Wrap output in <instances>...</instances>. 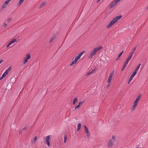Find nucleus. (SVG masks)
<instances>
[{
	"label": "nucleus",
	"mask_w": 148,
	"mask_h": 148,
	"mask_svg": "<svg viewBox=\"0 0 148 148\" xmlns=\"http://www.w3.org/2000/svg\"><path fill=\"white\" fill-rule=\"evenodd\" d=\"M126 66L125 65H124L123 64V68H125V67H126Z\"/></svg>",
	"instance_id": "obj_46"
},
{
	"label": "nucleus",
	"mask_w": 148,
	"mask_h": 148,
	"mask_svg": "<svg viewBox=\"0 0 148 148\" xmlns=\"http://www.w3.org/2000/svg\"><path fill=\"white\" fill-rule=\"evenodd\" d=\"M133 54V53H132L130 52L129 53V55L128 56H129V57H131L132 58V56Z\"/></svg>",
	"instance_id": "obj_31"
},
{
	"label": "nucleus",
	"mask_w": 148,
	"mask_h": 148,
	"mask_svg": "<svg viewBox=\"0 0 148 148\" xmlns=\"http://www.w3.org/2000/svg\"><path fill=\"white\" fill-rule=\"evenodd\" d=\"M12 0H7L5 1V3H9V2L11 1Z\"/></svg>",
	"instance_id": "obj_38"
},
{
	"label": "nucleus",
	"mask_w": 148,
	"mask_h": 148,
	"mask_svg": "<svg viewBox=\"0 0 148 148\" xmlns=\"http://www.w3.org/2000/svg\"><path fill=\"white\" fill-rule=\"evenodd\" d=\"M84 101H81L79 103V105L80 106H81L83 104V103H84Z\"/></svg>",
	"instance_id": "obj_26"
},
{
	"label": "nucleus",
	"mask_w": 148,
	"mask_h": 148,
	"mask_svg": "<svg viewBox=\"0 0 148 148\" xmlns=\"http://www.w3.org/2000/svg\"><path fill=\"white\" fill-rule=\"evenodd\" d=\"M112 140L113 141H114L116 140L115 137L114 136H112Z\"/></svg>",
	"instance_id": "obj_33"
},
{
	"label": "nucleus",
	"mask_w": 148,
	"mask_h": 148,
	"mask_svg": "<svg viewBox=\"0 0 148 148\" xmlns=\"http://www.w3.org/2000/svg\"><path fill=\"white\" fill-rule=\"evenodd\" d=\"M55 38V37H53L51 38L49 40V42H51Z\"/></svg>",
	"instance_id": "obj_27"
},
{
	"label": "nucleus",
	"mask_w": 148,
	"mask_h": 148,
	"mask_svg": "<svg viewBox=\"0 0 148 148\" xmlns=\"http://www.w3.org/2000/svg\"><path fill=\"white\" fill-rule=\"evenodd\" d=\"M11 69V67H9L8 69L7 70L9 72L10 71Z\"/></svg>",
	"instance_id": "obj_37"
},
{
	"label": "nucleus",
	"mask_w": 148,
	"mask_h": 148,
	"mask_svg": "<svg viewBox=\"0 0 148 148\" xmlns=\"http://www.w3.org/2000/svg\"><path fill=\"white\" fill-rule=\"evenodd\" d=\"M19 133H20V134H21V131H19Z\"/></svg>",
	"instance_id": "obj_48"
},
{
	"label": "nucleus",
	"mask_w": 148,
	"mask_h": 148,
	"mask_svg": "<svg viewBox=\"0 0 148 148\" xmlns=\"http://www.w3.org/2000/svg\"><path fill=\"white\" fill-rule=\"evenodd\" d=\"M50 139V137L49 136H48L46 137V140L47 143V144L48 146H49L50 144V142L49 141Z\"/></svg>",
	"instance_id": "obj_10"
},
{
	"label": "nucleus",
	"mask_w": 148,
	"mask_h": 148,
	"mask_svg": "<svg viewBox=\"0 0 148 148\" xmlns=\"http://www.w3.org/2000/svg\"><path fill=\"white\" fill-rule=\"evenodd\" d=\"M123 52V51L121 53H120L118 56V58L116 59V60H118V58L121 57V56L122 55Z\"/></svg>",
	"instance_id": "obj_19"
},
{
	"label": "nucleus",
	"mask_w": 148,
	"mask_h": 148,
	"mask_svg": "<svg viewBox=\"0 0 148 148\" xmlns=\"http://www.w3.org/2000/svg\"><path fill=\"white\" fill-rule=\"evenodd\" d=\"M110 84H108L107 85V86H106L107 88H108V87H109V86H110Z\"/></svg>",
	"instance_id": "obj_44"
},
{
	"label": "nucleus",
	"mask_w": 148,
	"mask_h": 148,
	"mask_svg": "<svg viewBox=\"0 0 148 148\" xmlns=\"http://www.w3.org/2000/svg\"><path fill=\"white\" fill-rule=\"evenodd\" d=\"M24 0H20L19 2L18 5H21L23 2Z\"/></svg>",
	"instance_id": "obj_22"
},
{
	"label": "nucleus",
	"mask_w": 148,
	"mask_h": 148,
	"mask_svg": "<svg viewBox=\"0 0 148 148\" xmlns=\"http://www.w3.org/2000/svg\"><path fill=\"white\" fill-rule=\"evenodd\" d=\"M7 25L6 23H4L3 24V26L4 27H6L7 26Z\"/></svg>",
	"instance_id": "obj_39"
},
{
	"label": "nucleus",
	"mask_w": 148,
	"mask_h": 148,
	"mask_svg": "<svg viewBox=\"0 0 148 148\" xmlns=\"http://www.w3.org/2000/svg\"><path fill=\"white\" fill-rule=\"evenodd\" d=\"M3 78V77L2 76L1 77H0V80H1Z\"/></svg>",
	"instance_id": "obj_45"
},
{
	"label": "nucleus",
	"mask_w": 148,
	"mask_h": 148,
	"mask_svg": "<svg viewBox=\"0 0 148 148\" xmlns=\"http://www.w3.org/2000/svg\"><path fill=\"white\" fill-rule=\"evenodd\" d=\"M67 139V137L66 135H65L64 136V143H66Z\"/></svg>",
	"instance_id": "obj_21"
},
{
	"label": "nucleus",
	"mask_w": 148,
	"mask_h": 148,
	"mask_svg": "<svg viewBox=\"0 0 148 148\" xmlns=\"http://www.w3.org/2000/svg\"><path fill=\"white\" fill-rule=\"evenodd\" d=\"M136 49V47H135L134 48L132 49V51L131 52V53H132L133 54L134 53V52H135Z\"/></svg>",
	"instance_id": "obj_25"
},
{
	"label": "nucleus",
	"mask_w": 148,
	"mask_h": 148,
	"mask_svg": "<svg viewBox=\"0 0 148 148\" xmlns=\"http://www.w3.org/2000/svg\"><path fill=\"white\" fill-rule=\"evenodd\" d=\"M136 75V74L135 73H133L130 76V78L129 79V81L128 82V84H130V82L131 81L132 79L134 77V76Z\"/></svg>",
	"instance_id": "obj_8"
},
{
	"label": "nucleus",
	"mask_w": 148,
	"mask_h": 148,
	"mask_svg": "<svg viewBox=\"0 0 148 148\" xmlns=\"http://www.w3.org/2000/svg\"><path fill=\"white\" fill-rule=\"evenodd\" d=\"M113 142L114 141H113L111 139L109 140L108 143V147L109 148L112 147V146Z\"/></svg>",
	"instance_id": "obj_5"
},
{
	"label": "nucleus",
	"mask_w": 148,
	"mask_h": 148,
	"mask_svg": "<svg viewBox=\"0 0 148 148\" xmlns=\"http://www.w3.org/2000/svg\"><path fill=\"white\" fill-rule=\"evenodd\" d=\"M101 0H98L97 1V3H99V2H100V1H101Z\"/></svg>",
	"instance_id": "obj_47"
},
{
	"label": "nucleus",
	"mask_w": 148,
	"mask_h": 148,
	"mask_svg": "<svg viewBox=\"0 0 148 148\" xmlns=\"http://www.w3.org/2000/svg\"><path fill=\"white\" fill-rule=\"evenodd\" d=\"M141 97V95L140 94L139 95L138 97H137L134 103L137 104L139 101L140 100V98Z\"/></svg>",
	"instance_id": "obj_9"
},
{
	"label": "nucleus",
	"mask_w": 148,
	"mask_h": 148,
	"mask_svg": "<svg viewBox=\"0 0 148 148\" xmlns=\"http://www.w3.org/2000/svg\"><path fill=\"white\" fill-rule=\"evenodd\" d=\"M12 20V18H9L8 19V21H7V22L8 23Z\"/></svg>",
	"instance_id": "obj_28"
},
{
	"label": "nucleus",
	"mask_w": 148,
	"mask_h": 148,
	"mask_svg": "<svg viewBox=\"0 0 148 148\" xmlns=\"http://www.w3.org/2000/svg\"><path fill=\"white\" fill-rule=\"evenodd\" d=\"M80 106L78 104V105H77V106H76L75 108V109H77L78 108H79L80 107Z\"/></svg>",
	"instance_id": "obj_34"
},
{
	"label": "nucleus",
	"mask_w": 148,
	"mask_h": 148,
	"mask_svg": "<svg viewBox=\"0 0 148 148\" xmlns=\"http://www.w3.org/2000/svg\"><path fill=\"white\" fill-rule=\"evenodd\" d=\"M113 74L114 72L113 71L109 75L107 81V83L108 84L110 83L111 82Z\"/></svg>",
	"instance_id": "obj_4"
},
{
	"label": "nucleus",
	"mask_w": 148,
	"mask_h": 148,
	"mask_svg": "<svg viewBox=\"0 0 148 148\" xmlns=\"http://www.w3.org/2000/svg\"><path fill=\"white\" fill-rule=\"evenodd\" d=\"M37 140V137L36 136L34 138V140L32 141V143H33Z\"/></svg>",
	"instance_id": "obj_23"
},
{
	"label": "nucleus",
	"mask_w": 148,
	"mask_h": 148,
	"mask_svg": "<svg viewBox=\"0 0 148 148\" xmlns=\"http://www.w3.org/2000/svg\"><path fill=\"white\" fill-rule=\"evenodd\" d=\"M125 68H123V67H122V69H121V71H123L124 70V69H125Z\"/></svg>",
	"instance_id": "obj_43"
},
{
	"label": "nucleus",
	"mask_w": 148,
	"mask_h": 148,
	"mask_svg": "<svg viewBox=\"0 0 148 148\" xmlns=\"http://www.w3.org/2000/svg\"><path fill=\"white\" fill-rule=\"evenodd\" d=\"M85 131L87 137L88 138L90 136V133L88 131V129L86 125L84 126Z\"/></svg>",
	"instance_id": "obj_6"
},
{
	"label": "nucleus",
	"mask_w": 148,
	"mask_h": 148,
	"mask_svg": "<svg viewBox=\"0 0 148 148\" xmlns=\"http://www.w3.org/2000/svg\"><path fill=\"white\" fill-rule=\"evenodd\" d=\"M116 4L115 3V2L113 1L110 4V8H112L113 7H114L116 5Z\"/></svg>",
	"instance_id": "obj_11"
},
{
	"label": "nucleus",
	"mask_w": 148,
	"mask_h": 148,
	"mask_svg": "<svg viewBox=\"0 0 148 148\" xmlns=\"http://www.w3.org/2000/svg\"><path fill=\"white\" fill-rule=\"evenodd\" d=\"M26 129H27V127H24L23 128V130H26Z\"/></svg>",
	"instance_id": "obj_42"
},
{
	"label": "nucleus",
	"mask_w": 148,
	"mask_h": 148,
	"mask_svg": "<svg viewBox=\"0 0 148 148\" xmlns=\"http://www.w3.org/2000/svg\"><path fill=\"white\" fill-rule=\"evenodd\" d=\"M16 42V39H14L13 40H12V41H10L11 42V43L12 44L13 43H14V42Z\"/></svg>",
	"instance_id": "obj_24"
},
{
	"label": "nucleus",
	"mask_w": 148,
	"mask_h": 148,
	"mask_svg": "<svg viewBox=\"0 0 148 148\" xmlns=\"http://www.w3.org/2000/svg\"><path fill=\"white\" fill-rule=\"evenodd\" d=\"M121 0H114V1L116 4L119 2Z\"/></svg>",
	"instance_id": "obj_32"
},
{
	"label": "nucleus",
	"mask_w": 148,
	"mask_h": 148,
	"mask_svg": "<svg viewBox=\"0 0 148 148\" xmlns=\"http://www.w3.org/2000/svg\"><path fill=\"white\" fill-rule=\"evenodd\" d=\"M47 4V2H44L42 3L39 6V8H42L44 6H45L46 4Z\"/></svg>",
	"instance_id": "obj_14"
},
{
	"label": "nucleus",
	"mask_w": 148,
	"mask_h": 148,
	"mask_svg": "<svg viewBox=\"0 0 148 148\" xmlns=\"http://www.w3.org/2000/svg\"><path fill=\"white\" fill-rule=\"evenodd\" d=\"M78 100V99L77 98L75 97L73 99V105H74L77 102Z\"/></svg>",
	"instance_id": "obj_15"
},
{
	"label": "nucleus",
	"mask_w": 148,
	"mask_h": 148,
	"mask_svg": "<svg viewBox=\"0 0 148 148\" xmlns=\"http://www.w3.org/2000/svg\"><path fill=\"white\" fill-rule=\"evenodd\" d=\"M31 58V56L29 53L25 55V57L23 58V63L24 64H26L28 61V60Z\"/></svg>",
	"instance_id": "obj_3"
},
{
	"label": "nucleus",
	"mask_w": 148,
	"mask_h": 148,
	"mask_svg": "<svg viewBox=\"0 0 148 148\" xmlns=\"http://www.w3.org/2000/svg\"><path fill=\"white\" fill-rule=\"evenodd\" d=\"M95 71V69H93L90 72H89L88 73H87V75H89L90 74L92 73Z\"/></svg>",
	"instance_id": "obj_20"
},
{
	"label": "nucleus",
	"mask_w": 148,
	"mask_h": 148,
	"mask_svg": "<svg viewBox=\"0 0 148 148\" xmlns=\"http://www.w3.org/2000/svg\"><path fill=\"white\" fill-rule=\"evenodd\" d=\"M3 62V60H0V64L1 63Z\"/></svg>",
	"instance_id": "obj_41"
},
{
	"label": "nucleus",
	"mask_w": 148,
	"mask_h": 148,
	"mask_svg": "<svg viewBox=\"0 0 148 148\" xmlns=\"http://www.w3.org/2000/svg\"><path fill=\"white\" fill-rule=\"evenodd\" d=\"M12 44L11 43V42H10L8 44V45H7L6 47H9Z\"/></svg>",
	"instance_id": "obj_36"
},
{
	"label": "nucleus",
	"mask_w": 148,
	"mask_h": 148,
	"mask_svg": "<svg viewBox=\"0 0 148 148\" xmlns=\"http://www.w3.org/2000/svg\"><path fill=\"white\" fill-rule=\"evenodd\" d=\"M85 52V51H83L81 52L79 55L77 56L75 58V59L77 61L79 59L81 56L83 54V53Z\"/></svg>",
	"instance_id": "obj_7"
},
{
	"label": "nucleus",
	"mask_w": 148,
	"mask_h": 148,
	"mask_svg": "<svg viewBox=\"0 0 148 148\" xmlns=\"http://www.w3.org/2000/svg\"><path fill=\"white\" fill-rule=\"evenodd\" d=\"M137 105V104H136L135 103H134L133 105L132 106L131 108V110H135V108L136 107V106Z\"/></svg>",
	"instance_id": "obj_13"
},
{
	"label": "nucleus",
	"mask_w": 148,
	"mask_h": 148,
	"mask_svg": "<svg viewBox=\"0 0 148 148\" xmlns=\"http://www.w3.org/2000/svg\"><path fill=\"white\" fill-rule=\"evenodd\" d=\"M4 73L5 74H6V75H7L9 73V72L7 70H6V71Z\"/></svg>",
	"instance_id": "obj_40"
},
{
	"label": "nucleus",
	"mask_w": 148,
	"mask_h": 148,
	"mask_svg": "<svg viewBox=\"0 0 148 148\" xmlns=\"http://www.w3.org/2000/svg\"><path fill=\"white\" fill-rule=\"evenodd\" d=\"M131 58V57L128 56L126 60L129 62V61L130 60Z\"/></svg>",
	"instance_id": "obj_29"
},
{
	"label": "nucleus",
	"mask_w": 148,
	"mask_h": 148,
	"mask_svg": "<svg viewBox=\"0 0 148 148\" xmlns=\"http://www.w3.org/2000/svg\"><path fill=\"white\" fill-rule=\"evenodd\" d=\"M6 74H5L4 73L2 75V77H3V78L5 77L6 75Z\"/></svg>",
	"instance_id": "obj_35"
},
{
	"label": "nucleus",
	"mask_w": 148,
	"mask_h": 148,
	"mask_svg": "<svg viewBox=\"0 0 148 148\" xmlns=\"http://www.w3.org/2000/svg\"><path fill=\"white\" fill-rule=\"evenodd\" d=\"M148 8V7H147V9Z\"/></svg>",
	"instance_id": "obj_49"
},
{
	"label": "nucleus",
	"mask_w": 148,
	"mask_h": 148,
	"mask_svg": "<svg viewBox=\"0 0 148 148\" xmlns=\"http://www.w3.org/2000/svg\"><path fill=\"white\" fill-rule=\"evenodd\" d=\"M121 17L122 16L121 15L116 16L110 22L109 24L107 26V27L109 28L112 26L113 25L118 21L120 19Z\"/></svg>",
	"instance_id": "obj_1"
},
{
	"label": "nucleus",
	"mask_w": 148,
	"mask_h": 148,
	"mask_svg": "<svg viewBox=\"0 0 148 148\" xmlns=\"http://www.w3.org/2000/svg\"><path fill=\"white\" fill-rule=\"evenodd\" d=\"M102 48V47L100 46L95 48L93 51H92L90 53V55L88 56V58L89 59H91L92 58L93 56L95 55L98 51L101 50Z\"/></svg>",
	"instance_id": "obj_2"
},
{
	"label": "nucleus",
	"mask_w": 148,
	"mask_h": 148,
	"mask_svg": "<svg viewBox=\"0 0 148 148\" xmlns=\"http://www.w3.org/2000/svg\"><path fill=\"white\" fill-rule=\"evenodd\" d=\"M77 61L75 59L74 60H73L72 62L71 63L70 65L71 66L72 65H73V64H76V63L77 62Z\"/></svg>",
	"instance_id": "obj_17"
},
{
	"label": "nucleus",
	"mask_w": 148,
	"mask_h": 148,
	"mask_svg": "<svg viewBox=\"0 0 148 148\" xmlns=\"http://www.w3.org/2000/svg\"><path fill=\"white\" fill-rule=\"evenodd\" d=\"M5 1L4 2V3H3L2 6V8H5L6 7V5H7L8 3H5Z\"/></svg>",
	"instance_id": "obj_18"
},
{
	"label": "nucleus",
	"mask_w": 148,
	"mask_h": 148,
	"mask_svg": "<svg viewBox=\"0 0 148 148\" xmlns=\"http://www.w3.org/2000/svg\"><path fill=\"white\" fill-rule=\"evenodd\" d=\"M128 62H129V61L126 60L125 62H124V64L127 66V65L128 64Z\"/></svg>",
	"instance_id": "obj_30"
},
{
	"label": "nucleus",
	"mask_w": 148,
	"mask_h": 148,
	"mask_svg": "<svg viewBox=\"0 0 148 148\" xmlns=\"http://www.w3.org/2000/svg\"><path fill=\"white\" fill-rule=\"evenodd\" d=\"M81 125L80 123H78L77 124V131H78L81 128Z\"/></svg>",
	"instance_id": "obj_16"
},
{
	"label": "nucleus",
	"mask_w": 148,
	"mask_h": 148,
	"mask_svg": "<svg viewBox=\"0 0 148 148\" xmlns=\"http://www.w3.org/2000/svg\"><path fill=\"white\" fill-rule=\"evenodd\" d=\"M141 65V64H139L136 67L135 70H134V72L133 73H135L136 74L137 73V72L139 68L140 67V65Z\"/></svg>",
	"instance_id": "obj_12"
}]
</instances>
